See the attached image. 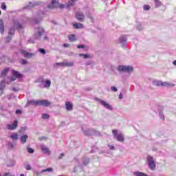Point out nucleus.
I'll return each instance as SVG.
<instances>
[{"mask_svg":"<svg viewBox=\"0 0 176 176\" xmlns=\"http://www.w3.org/2000/svg\"><path fill=\"white\" fill-rule=\"evenodd\" d=\"M53 171V168H46V169H43L41 173H47V172H52Z\"/></svg>","mask_w":176,"mask_h":176,"instance_id":"nucleus-28","label":"nucleus"},{"mask_svg":"<svg viewBox=\"0 0 176 176\" xmlns=\"http://www.w3.org/2000/svg\"><path fill=\"white\" fill-rule=\"evenodd\" d=\"M8 72H9V69H5L3 72H1V78H2V76H5L6 75V74H8Z\"/></svg>","mask_w":176,"mask_h":176,"instance_id":"nucleus-26","label":"nucleus"},{"mask_svg":"<svg viewBox=\"0 0 176 176\" xmlns=\"http://www.w3.org/2000/svg\"><path fill=\"white\" fill-rule=\"evenodd\" d=\"M45 39H47V37H45Z\"/></svg>","mask_w":176,"mask_h":176,"instance_id":"nucleus-56","label":"nucleus"},{"mask_svg":"<svg viewBox=\"0 0 176 176\" xmlns=\"http://www.w3.org/2000/svg\"><path fill=\"white\" fill-rule=\"evenodd\" d=\"M112 91H118V89L116 87H111Z\"/></svg>","mask_w":176,"mask_h":176,"instance_id":"nucleus-41","label":"nucleus"},{"mask_svg":"<svg viewBox=\"0 0 176 176\" xmlns=\"http://www.w3.org/2000/svg\"><path fill=\"white\" fill-rule=\"evenodd\" d=\"M155 86H170V84H168V82H162V81H157L155 83Z\"/></svg>","mask_w":176,"mask_h":176,"instance_id":"nucleus-13","label":"nucleus"},{"mask_svg":"<svg viewBox=\"0 0 176 176\" xmlns=\"http://www.w3.org/2000/svg\"><path fill=\"white\" fill-rule=\"evenodd\" d=\"M76 19H77L78 21H80V22L84 21L85 14H83V12L80 11H78L76 13Z\"/></svg>","mask_w":176,"mask_h":176,"instance_id":"nucleus-5","label":"nucleus"},{"mask_svg":"<svg viewBox=\"0 0 176 176\" xmlns=\"http://www.w3.org/2000/svg\"><path fill=\"white\" fill-rule=\"evenodd\" d=\"M10 138H11V140H13L14 141H16V140H19V134H17L16 133H12L10 135Z\"/></svg>","mask_w":176,"mask_h":176,"instance_id":"nucleus-16","label":"nucleus"},{"mask_svg":"<svg viewBox=\"0 0 176 176\" xmlns=\"http://www.w3.org/2000/svg\"><path fill=\"white\" fill-rule=\"evenodd\" d=\"M38 52L41 53V54H46V51L43 48H40Z\"/></svg>","mask_w":176,"mask_h":176,"instance_id":"nucleus-31","label":"nucleus"},{"mask_svg":"<svg viewBox=\"0 0 176 176\" xmlns=\"http://www.w3.org/2000/svg\"><path fill=\"white\" fill-rule=\"evenodd\" d=\"M80 57H83L84 58H90V57H91V56H90V54H79Z\"/></svg>","mask_w":176,"mask_h":176,"instance_id":"nucleus-25","label":"nucleus"},{"mask_svg":"<svg viewBox=\"0 0 176 176\" xmlns=\"http://www.w3.org/2000/svg\"><path fill=\"white\" fill-rule=\"evenodd\" d=\"M20 63L21 64H22V65H25V64H27L28 62L25 59H21Z\"/></svg>","mask_w":176,"mask_h":176,"instance_id":"nucleus-32","label":"nucleus"},{"mask_svg":"<svg viewBox=\"0 0 176 176\" xmlns=\"http://www.w3.org/2000/svg\"><path fill=\"white\" fill-rule=\"evenodd\" d=\"M19 126V122L17 120L14 121L12 124H9L7 125L8 130H16Z\"/></svg>","mask_w":176,"mask_h":176,"instance_id":"nucleus-6","label":"nucleus"},{"mask_svg":"<svg viewBox=\"0 0 176 176\" xmlns=\"http://www.w3.org/2000/svg\"><path fill=\"white\" fill-rule=\"evenodd\" d=\"M41 149H42L43 153H47V155H50V150H49V148L43 146L41 147Z\"/></svg>","mask_w":176,"mask_h":176,"instance_id":"nucleus-20","label":"nucleus"},{"mask_svg":"<svg viewBox=\"0 0 176 176\" xmlns=\"http://www.w3.org/2000/svg\"><path fill=\"white\" fill-rule=\"evenodd\" d=\"M21 176H24V174H21Z\"/></svg>","mask_w":176,"mask_h":176,"instance_id":"nucleus-53","label":"nucleus"},{"mask_svg":"<svg viewBox=\"0 0 176 176\" xmlns=\"http://www.w3.org/2000/svg\"><path fill=\"white\" fill-rule=\"evenodd\" d=\"M133 68L131 66H119L118 71H123L124 72H133Z\"/></svg>","mask_w":176,"mask_h":176,"instance_id":"nucleus-4","label":"nucleus"},{"mask_svg":"<svg viewBox=\"0 0 176 176\" xmlns=\"http://www.w3.org/2000/svg\"><path fill=\"white\" fill-rule=\"evenodd\" d=\"M15 80H16V77H14V76L10 77V80H12V82L14 81Z\"/></svg>","mask_w":176,"mask_h":176,"instance_id":"nucleus-42","label":"nucleus"},{"mask_svg":"<svg viewBox=\"0 0 176 176\" xmlns=\"http://www.w3.org/2000/svg\"><path fill=\"white\" fill-rule=\"evenodd\" d=\"M50 85H52V81H50V80H46L45 81L44 87H50Z\"/></svg>","mask_w":176,"mask_h":176,"instance_id":"nucleus-24","label":"nucleus"},{"mask_svg":"<svg viewBox=\"0 0 176 176\" xmlns=\"http://www.w3.org/2000/svg\"><path fill=\"white\" fill-rule=\"evenodd\" d=\"M20 53H21V54H23L25 58H31V57H34V54L29 53L24 50H21Z\"/></svg>","mask_w":176,"mask_h":176,"instance_id":"nucleus-9","label":"nucleus"},{"mask_svg":"<svg viewBox=\"0 0 176 176\" xmlns=\"http://www.w3.org/2000/svg\"><path fill=\"white\" fill-rule=\"evenodd\" d=\"M45 34V30L42 28H38V31L34 34L35 39H41L42 35Z\"/></svg>","mask_w":176,"mask_h":176,"instance_id":"nucleus-7","label":"nucleus"},{"mask_svg":"<svg viewBox=\"0 0 176 176\" xmlns=\"http://www.w3.org/2000/svg\"><path fill=\"white\" fill-rule=\"evenodd\" d=\"M112 133H113L114 137L116 138L118 141H119L120 142H124V138L123 137V135L122 133H118V130L113 129L112 131Z\"/></svg>","mask_w":176,"mask_h":176,"instance_id":"nucleus-3","label":"nucleus"},{"mask_svg":"<svg viewBox=\"0 0 176 176\" xmlns=\"http://www.w3.org/2000/svg\"><path fill=\"white\" fill-rule=\"evenodd\" d=\"M73 27L74 28H76V30L82 29V28H83V24H82L80 23H74Z\"/></svg>","mask_w":176,"mask_h":176,"instance_id":"nucleus-18","label":"nucleus"},{"mask_svg":"<svg viewBox=\"0 0 176 176\" xmlns=\"http://www.w3.org/2000/svg\"><path fill=\"white\" fill-rule=\"evenodd\" d=\"M28 139V135H23V136L21 137V142L22 144H25L27 142V140Z\"/></svg>","mask_w":176,"mask_h":176,"instance_id":"nucleus-19","label":"nucleus"},{"mask_svg":"<svg viewBox=\"0 0 176 176\" xmlns=\"http://www.w3.org/2000/svg\"><path fill=\"white\" fill-rule=\"evenodd\" d=\"M38 23H39V22H38V21H34V23H35V24H38Z\"/></svg>","mask_w":176,"mask_h":176,"instance_id":"nucleus-51","label":"nucleus"},{"mask_svg":"<svg viewBox=\"0 0 176 176\" xmlns=\"http://www.w3.org/2000/svg\"><path fill=\"white\" fill-rule=\"evenodd\" d=\"M155 2L157 8H159V6L162 5V3H160L159 0H155Z\"/></svg>","mask_w":176,"mask_h":176,"instance_id":"nucleus-34","label":"nucleus"},{"mask_svg":"<svg viewBox=\"0 0 176 176\" xmlns=\"http://www.w3.org/2000/svg\"><path fill=\"white\" fill-rule=\"evenodd\" d=\"M65 105L66 107V111H72L74 109V104L71 102H66Z\"/></svg>","mask_w":176,"mask_h":176,"instance_id":"nucleus-10","label":"nucleus"},{"mask_svg":"<svg viewBox=\"0 0 176 176\" xmlns=\"http://www.w3.org/2000/svg\"><path fill=\"white\" fill-rule=\"evenodd\" d=\"M100 104L104 107L105 108H107V109H110L112 110V107L110 106V104L109 103H107V102L104 101V100H100Z\"/></svg>","mask_w":176,"mask_h":176,"instance_id":"nucleus-11","label":"nucleus"},{"mask_svg":"<svg viewBox=\"0 0 176 176\" xmlns=\"http://www.w3.org/2000/svg\"><path fill=\"white\" fill-rule=\"evenodd\" d=\"M151 10V6L149 5H145L144 6V10Z\"/></svg>","mask_w":176,"mask_h":176,"instance_id":"nucleus-35","label":"nucleus"},{"mask_svg":"<svg viewBox=\"0 0 176 176\" xmlns=\"http://www.w3.org/2000/svg\"><path fill=\"white\" fill-rule=\"evenodd\" d=\"M76 1H78V0H71V2H69L67 5V8H69V6H74V2H76Z\"/></svg>","mask_w":176,"mask_h":176,"instance_id":"nucleus-29","label":"nucleus"},{"mask_svg":"<svg viewBox=\"0 0 176 176\" xmlns=\"http://www.w3.org/2000/svg\"><path fill=\"white\" fill-rule=\"evenodd\" d=\"M63 67H72L74 65V63H60Z\"/></svg>","mask_w":176,"mask_h":176,"instance_id":"nucleus-23","label":"nucleus"},{"mask_svg":"<svg viewBox=\"0 0 176 176\" xmlns=\"http://www.w3.org/2000/svg\"><path fill=\"white\" fill-rule=\"evenodd\" d=\"M68 39L70 42L76 41V36L75 34H69L68 36Z\"/></svg>","mask_w":176,"mask_h":176,"instance_id":"nucleus-17","label":"nucleus"},{"mask_svg":"<svg viewBox=\"0 0 176 176\" xmlns=\"http://www.w3.org/2000/svg\"><path fill=\"white\" fill-rule=\"evenodd\" d=\"M120 41H121V42H122V41H126V39H124H124H122V38H120Z\"/></svg>","mask_w":176,"mask_h":176,"instance_id":"nucleus-49","label":"nucleus"},{"mask_svg":"<svg viewBox=\"0 0 176 176\" xmlns=\"http://www.w3.org/2000/svg\"><path fill=\"white\" fill-rule=\"evenodd\" d=\"M12 75L18 79H21V78H23V74H20L19 72L15 70H12Z\"/></svg>","mask_w":176,"mask_h":176,"instance_id":"nucleus-12","label":"nucleus"},{"mask_svg":"<svg viewBox=\"0 0 176 176\" xmlns=\"http://www.w3.org/2000/svg\"><path fill=\"white\" fill-rule=\"evenodd\" d=\"M3 176H11L10 173H6L3 175Z\"/></svg>","mask_w":176,"mask_h":176,"instance_id":"nucleus-44","label":"nucleus"},{"mask_svg":"<svg viewBox=\"0 0 176 176\" xmlns=\"http://www.w3.org/2000/svg\"><path fill=\"white\" fill-rule=\"evenodd\" d=\"M52 103L47 100H38V106L41 107H50Z\"/></svg>","mask_w":176,"mask_h":176,"instance_id":"nucleus-8","label":"nucleus"},{"mask_svg":"<svg viewBox=\"0 0 176 176\" xmlns=\"http://www.w3.org/2000/svg\"><path fill=\"white\" fill-rule=\"evenodd\" d=\"M87 163H89V162H87V163H85V162H84L85 164H87Z\"/></svg>","mask_w":176,"mask_h":176,"instance_id":"nucleus-55","label":"nucleus"},{"mask_svg":"<svg viewBox=\"0 0 176 176\" xmlns=\"http://www.w3.org/2000/svg\"><path fill=\"white\" fill-rule=\"evenodd\" d=\"M110 149H111V150L115 149V146H110Z\"/></svg>","mask_w":176,"mask_h":176,"instance_id":"nucleus-48","label":"nucleus"},{"mask_svg":"<svg viewBox=\"0 0 176 176\" xmlns=\"http://www.w3.org/2000/svg\"><path fill=\"white\" fill-rule=\"evenodd\" d=\"M13 90H14V91H16V88H14Z\"/></svg>","mask_w":176,"mask_h":176,"instance_id":"nucleus-52","label":"nucleus"},{"mask_svg":"<svg viewBox=\"0 0 176 176\" xmlns=\"http://www.w3.org/2000/svg\"><path fill=\"white\" fill-rule=\"evenodd\" d=\"M1 9L2 10H6V3H1Z\"/></svg>","mask_w":176,"mask_h":176,"instance_id":"nucleus-36","label":"nucleus"},{"mask_svg":"<svg viewBox=\"0 0 176 176\" xmlns=\"http://www.w3.org/2000/svg\"><path fill=\"white\" fill-rule=\"evenodd\" d=\"M119 98L120 100H122V98H123V95H122V94H120Z\"/></svg>","mask_w":176,"mask_h":176,"instance_id":"nucleus-47","label":"nucleus"},{"mask_svg":"<svg viewBox=\"0 0 176 176\" xmlns=\"http://www.w3.org/2000/svg\"><path fill=\"white\" fill-rule=\"evenodd\" d=\"M60 9H64L65 6L64 4L58 5V0H52L50 5L48 6L49 9H54V8H58Z\"/></svg>","mask_w":176,"mask_h":176,"instance_id":"nucleus-1","label":"nucleus"},{"mask_svg":"<svg viewBox=\"0 0 176 176\" xmlns=\"http://www.w3.org/2000/svg\"><path fill=\"white\" fill-rule=\"evenodd\" d=\"M19 113H21V110L18 109V110L16 111V114L19 115Z\"/></svg>","mask_w":176,"mask_h":176,"instance_id":"nucleus-45","label":"nucleus"},{"mask_svg":"<svg viewBox=\"0 0 176 176\" xmlns=\"http://www.w3.org/2000/svg\"><path fill=\"white\" fill-rule=\"evenodd\" d=\"M64 47H69V44L68 43H64L63 44Z\"/></svg>","mask_w":176,"mask_h":176,"instance_id":"nucleus-43","label":"nucleus"},{"mask_svg":"<svg viewBox=\"0 0 176 176\" xmlns=\"http://www.w3.org/2000/svg\"><path fill=\"white\" fill-rule=\"evenodd\" d=\"M15 28H16V30H23V25L19 23L18 21H14V23H13Z\"/></svg>","mask_w":176,"mask_h":176,"instance_id":"nucleus-14","label":"nucleus"},{"mask_svg":"<svg viewBox=\"0 0 176 176\" xmlns=\"http://www.w3.org/2000/svg\"><path fill=\"white\" fill-rule=\"evenodd\" d=\"M42 118H43V119H49V118H50V116H49V114L45 113V114H43V115H42Z\"/></svg>","mask_w":176,"mask_h":176,"instance_id":"nucleus-33","label":"nucleus"},{"mask_svg":"<svg viewBox=\"0 0 176 176\" xmlns=\"http://www.w3.org/2000/svg\"><path fill=\"white\" fill-rule=\"evenodd\" d=\"M0 32L2 35L5 32V25H3V21L0 20Z\"/></svg>","mask_w":176,"mask_h":176,"instance_id":"nucleus-15","label":"nucleus"},{"mask_svg":"<svg viewBox=\"0 0 176 176\" xmlns=\"http://www.w3.org/2000/svg\"><path fill=\"white\" fill-rule=\"evenodd\" d=\"M14 32H16V30H14V28L10 29L9 30L10 35H14Z\"/></svg>","mask_w":176,"mask_h":176,"instance_id":"nucleus-30","label":"nucleus"},{"mask_svg":"<svg viewBox=\"0 0 176 176\" xmlns=\"http://www.w3.org/2000/svg\"><path fill=\"white\" fill-rule=\"evenodd\" d=\"M28 153H34V150L32 148H28Z\"/></svg>","mask_w":176,"mask_h":176,"instance_id":"nucleus-39","label":"nucleus"},{"mask_svg":"<svg viewBox=\"0 0 176 176\" xmlns=\"http://www.w3.org/2000/svg\"><path fill=\"white\" fill-rule=\"evenodd\" d=\"M1 14H2V12H1V10H0V16H1Z\"/></svg>","mask_w":176,"mask_h":176,"instance_id":"nucleus-54","label":"nucleus"},{"mask_svg":"<svg viewBox=\"0 0 176 176\" xmlns=\"http://www.w3.org/2000/svg\"><path fill=\"white\" fill-rule=\"evenodd\" d=\"M77 48L78 49H84L85 48V45H79L77 46Z\"/></svg>","mask_w":176,"mask_h":176,"instance_id":"nucleus-40","label":"nucleus"},{"mask_svg":"<svg viewBox=\"0 0 176 176\" xmlns=\"http://www.w3.org/2000/svg\"><path fill=\"white\" fill-rule=\"evenodd\" d=\"M28 104H32V105L38 107V106H39V100H30L28 102Z\"/></svg>","mask_w":176,"mask_h":176,"instance_id":"nucleus-21","label":"nucleus"},{"mask_svg":"<svg viewBox=\"0 0 176 176\" xmlns=\"http://www.w3.org/2000/svg\"><path fill=\"white\" fill-rule=\"evenodd\" d=\"M147 162L148 163V167L151 168L153 171L156 170V164L155 163V161L153 160V157L151 155L147 156Z\"/></svg>","mask_w":176,"mask_h":176,"instance_id":"nucleus-2","label":"nucleus"},{"mask_svg":"<svg viewBox=\"0 0 176 176\" xmlns=\"http://www.w3.org/2000/svg\"><path fill=\"white\" fill-rule=\"evenodd\" d=\"M5 81H1V83H0V90H3V89H5Z\"/></svg>","mask_w":176,"mask_h":176,"instance_id":"nucleus-27","label":"nucleus"},{"mask_svg":"<svg viewBox=\"0 0 176 176\" xmlns=\"http://www.w3.org/2000/svg\"><path fill=\"white\" fill-rule=\"evenodd\" d=\"M134 175H135V176H148V175H146L144 173H142V172H138V171L135 172Z\"/></svg>","mask_w":176,"mask_h":176,"instance_id":"nucleus-22","label":"nucleus"},{"mask_svg":"<svg viewBox=\"0 0 176 176\" xmlns=\"http://www.w3.org/2000/svg\"><path fill=\"white\" fill-rule=\"evenodd\" d=\"M173 65H176V60H174V61H173Z\"/></svg>","mask_w":176,"mask_h":176,"instance_id":"nucleus-50","label":"nucleus"},{"mask_svg":"<svg viewBox=\"0 0 176 176\" xmlns=\"http://www.w3.org/2000/svg\"><path fill=\"white\" fill-rule=\"evenodd\" d=\"M12 41V36H7L6 38V42L8 43H9L10 41Z\"/></svg>","mask_w":176,"mask_h":176,"instance_id":"nucleus-37","label":"nucleus"},{"mask_svg":"<svg viewBox=\"0 0 176 176\" xmlns=\"http://www.w3.org/2000/svg\"><path fill=\"white\" fill-rule=\"evenodd\" d=\"M64 157V153H61L58 157V159H63Z\"/></svg>","mask_w":176,"mask_h":176,"instance_id":"nucleus-46","label":"nucleus"},{"mask_svg":"<svg viewBox=\"0 0 176 176\" xmlns=\"http://www.w3.org/2000/svg\"><path fill=\"white\" fill-rule=\"evenodd\" d=\"M25 170H31V165L27 164V165L25 166Z\"/></svg>","mask_w":176,"mask_h":176,"instance_id":"nucleus-38","label":"nucleus"}]
</instances>
